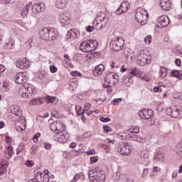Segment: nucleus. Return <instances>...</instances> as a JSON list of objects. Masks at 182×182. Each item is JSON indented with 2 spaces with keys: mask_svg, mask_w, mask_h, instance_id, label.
I'll list each match as a JSON object with an SVG mask.
<instances>
[{
  "mask_svg": "<svg viewBox=\"0 0 182 182\" xmlns=\"http://www.w3.org/2000/svg\"><path fill=\"white\" fill-rule=\"evenodd\" d=\"M18 93L21 97L31 99V97L35 96L36 89H35V87L32 84L25 83L19 87Z\"/></svg>",
  "mask_w": 182,
  "mask_h": 182,
  "instance_id": "f257e3e1",
  "label": "nucleus"
},
{
  "mask_svg": "<svg viewBox=\"0 0 182 182\" xmlns=\"http://www.w3.org/2000/svg\"><path fill=\"white\" fill-rule=\"evenodd\" d=\"M58 36V30L55 28H44L40 31V38L43 41H55Z\"/></svg>",
  "mask_w": 182,
  "mask_h": 182,
  "instance_id": "f03ea898",
  "label": "nucleus"
},
{
  "mask_svg": "<svg viewBox=\"0 0 182 182\" xmlns=\"http://www.w3.org/2000/svg\"><path fill=\"white\" fill-rule=\"evenodd\" d=\"M89 177L90 180L92 182H105L106 175L103 170H101L99 167H96L90 171Z\"/></svg>",
  "mask_w": 182,
  "mask_h": 182,
  "instance_id": "7ed1b4c3",
  "label": "nucleus"
},
{
  "mask_svg": "<svg viewBox=\"0 0 182 182\" xmlns=\"http://www.w3.org/2000/svg\"><path fill=\"white\" fill-rule=\"evenodd\" d=\"M99 44L96 40H87L80 45V49L84 53H90L97 49Z\"/></svg>",
  "mask_w": 182,
  "mask_h": 182,
  "instance_id": "20e7f679",
  "label": "nucleus"
},
{
  "mask_svg": "<svg viewBox=\"0 0 182 182\" xmlns=\"http://www.w3.org/2000/svg\"><path fill=\"white\" fill-rule=\"evenodd\" d=\"M107 23H109V14L107 13H101L94 21V25H95V29H97V31H100V29L105 28Z\"/></svg>",
  "mask_w": 182,
  "mask_h": 182,
  "instance_id": "39448f33",
  "label": "nucleus"
},
{
  "mask_svg": "<svg viewBox=\"0 0 182 182\" xmlns=\"http://www.w3.org/2000/svg\"><path fill=\"white\" fill-rule=\"evenodd\" d=\"M135 18L138 23L143 26L146 25L149 21V13L144 9L139 8L135 13Z\"/></svg>",
  "mask_w": 182,
  "mask_h": 182,
  "instance_id": "423d86ee",
  "label": "nucleus"
},
{
  "mask_svg": "<svg viewBox=\"0 0 182 182\" xmlns=\"http://www.w3.org/2000/svg\"><path fill=\"white\" fill-rule=\"evenodd\" d=\"M151 62V56L147 55L144 50L139 51L136 54V63L139 66H146Z\"/></svg>",
  "mask_w": 182,
  "mask_h": 182,
  "instance_id": "0eeeda50",
  "label": "nucleus"
},
{
  "mask_svg": "<svg viewBox=\"0 0 182 182\" xmlns=\"http://www.w3.org/2000/svg\"><path fill=\"white\" fill-rule=\"evenodd\" d=\"M117 151L121 156H129L132 153V145L127 142H120L117 147Z\"/></svg>",
  "mask_w": 182,
  "mask_h": 182,
  "instance_id": "6e6552de",
  "label": "nucleus"
},
{
  "mask_svg": "<svg viewBox=\"0 0 182 182\" xmlns=\"http://www.w3.org/2000/svg\"><path fill=\"white\" fill-rule=\"evenodd\" d=\"M110 48L115 52H119L124 48V39L122 38L116 37L110 42Z\"/></svg>",
  "mask_w": 182,
  "mask_h": 182,
  "instance_id": "1a4fd4ad",
  "label": "nucleus"
},
{
  "mask_svg": "<svg viewBox=\"0 0 182 182\" xmlns=\"http://www.w3.org/2000/svg\"><path fill=\"white\" fill-rule=\"evenodd\" d=\"M54 140L58 143H66L69 140V134L65 133V131L55 132Z\"/></svg>",
  "mask_w": 182,
  "mask_h": 182,
  "instance_id": "9d476101",
  "label": "nucleus"
},
{
  "mask_svg": "<svg viewBox=\"0 0 182 182\" xmlns=\"http://www.w3.org/2000/svg\"><path fill=\"white\" fill-rule=\"evenodd\" d=\"M166 114L171 116V117L178 118L182 117V108H178L177 107H171L167 108Z\"/></svg>",
  "mask_w": 182,
  "mask_h": 182,
  "instance_id": "9b49d317",
  "label": "nucleus"
},
{
  "mask_svg": "<svg viewBox=\"0 0 182 182\" xmlns=\"http://www.w3.org/2000/svg\"><path fill=\"white\" fill-rule=\"evenodd\" d=\"M50 129L52 132H65L66 130V126L60 121H54L50 124Z\"/></svg>",
  "mask_w": 182,
  "mask_h": 182,
  "instance_id": "f8f14e48",
  "label": "nucleus"
},
{
  "mask_svg": "<svg viewBox=\"0 0 182 182\" xmlns=\"http://www.w3.org/2000/svg\"><path fill=\"white\" fill-rule=\"evenodd\" d=\"M105 80L109 85H114L119 82V75L114 73H109L106 75Z\"/></svg>",
  "mask_w": 182,
  "mask_h": 182,
  "instance_id": "ddd939ff",
  "label": "nucleus"
},
{
  "mask_svg": "<svg viewBox=\"0 0 182 182\" xmlns=\"http://www.w3.org/2000/svg\"><path fill=\"white\" fill-rule=\"evenodd\" d=\"M16 65L18 69H24L26 70L29 66H31V63L28 60L27 58H24L23 59L18 60L16 63Z\"/></svg>",
  "mask_w": 182,
  "mask_h": 182,
  "instance_id": "4468645a",
  "label": "nucleus"
},
{
  "mask_svg": "<svg viewBox=\"0 0 182 182\" xmlns=\"http://www.w3.org/2000/svg\"><path fill=\"white\" fill-rule=\"evenodd\" d=\"M35 180L38 182H49V175H45L43 172L38 171L35 176Z\"/></svg>",
  "mask_w": 182,
  "mask_h": 182,
  "instance_id": "2eb2a0df",
  "label": "nucleus"
},
{
  "mask_svg": "<svg viewBox=\"0 0 182 182\" xmlns=\"http://www.w3.org/2000/svg\"><path fill=\"white\" fill-rule=\"evenodd\" d=\"M129 11V3L127 1H123L120 6L117 9L115 14L117 15H121V14H124Z\"/></svg>",
  "mask_w": 182,
  "mask_h": 182,
  "instance_id": "dca6fc26",
  "label": "nucleus"
},
{
  "mask_svg": "<svg viewBox=\"0 0 182 182\" xmlns=\"http://www.w3.org/2000/svg\"><path fill=\"white\" fill-rule=\"evenodd\" d=\"M170 23V18L168 16H162L159 18V21L158 22V28H166L168 26Z\"/></svg>",
  "mask_w": 182,
  "mask_h": 182,
  "instance_id": "f3484780",
  "label": "nucleus"
},
{
  "mask_svg": "<svg viewBox=\"0 0 182 182\" xmlns=\"http://www.w3.org/2000/svg\"><path fill=\"white\" fill-rule=\"evenodd\" d=\"M31 11L33 14H39L40 12H43V11H45V4L40 3L33 4L31 7Z\"/></svg>",
  "mask_w": 182,
  "mask_h": 182,
  "instance_id": "a211bd4d",
  "label": "nucleus"
},
{
  "mask_svg": "<svg viewBox=\"0 0 182 182\" xmlns=\"http://www.w3.org/2000/svg\"><path fill=\"white\" fill-rule=\"evenodd\" d=\"M139 116L141 117V119H148L151 118L153 116V110L151 109H141L139 112Z\"/></svg>",
  "mask_w": 182,
  "mask_h": 182,
  "instance_id": "6ab92c4d",
  "label": "nucleus"
},
{
  "mask_svg": "<svg viewBox=\"0 0 182 182\" xmlns=\"http://www.w3.org/2000/svg\"><path fill=\"white\" fill-rule=\"evenodd\" d=\"M16 83L18 85H22V83H25L26 82V74L25 73H18L15 76Z\"/></svg>",
  "mask_w": 182,
  "mask_h": 182,
  "instance_id": "aec40b11",
  "label": "nucleus"
},
{
  "mask_svg": "<svg viewBox=\"0 0 182 182\" xmlns=\"http://www.w3.org/2000/svg\"><path fill=\"white\" fill-rule=\"evenodd\" d=\"M105 72V65L103 64H100L97 65L95 69L92 70V73L95 76L99 77L103 75Z\"/></svg>",
  "mask_w": 182,
  "mask_h": 182,
  "instance_id": "412c9836",
  "label": "nucleus"
},
{
  "mask_svg": "<svg viewBox=\"0 0 182 182\" xmlns=\"http://www.w3.org/2000/svg\"><path fill=\"white\" fill-rule=\"evenodd\" d=\"M59 21L63 25H69L70 23V18H69L66 14L61 13L59 15Z\"/></svg>",
  "mask_w": 182,
  "mask_h": 182,
  "instance_id": "4be33fe9",
  "label": "nucleus"
},
{
  "mask_svg": "<svg viewBox=\"0 0 182 182\" xmlns=\"http://www.w3.org/2000/svg\"><path fill=\"white\" fill-rule=\"evenodd\" d=\"M161 7L164 11H170L171 9L170 0H161Z\"/></svg>",
  "mask_w": 182,
  "mask_h": 182,
  "instance_id": "5701e85b",
  "label": "nucleus"
},
{
  "mask_svg": "<svg viewBox=\"0 0 182 182\" xmlns=\"http://www.w3.org/2000/svg\"><path fill=\"white\" fill-rule=\"evenodd\" d=\"M68 5V0H56L55 6L58 9H65Z\"/></svg>",
  "mask_w": 182,
  "mask_h": 182,
  "instance_id": "b1692460",
  "label": "nucleus"
},
{
  "mask_svg": "<svg viewBox=\"0 0 182 182\" xmlns=\"http://www.w3.org/2000/svg\"><path fill=\"white\" fill-rule=\"evenodd\" d=\"M8 168V161L3 160L0 162V176H2Z\"/></svg>",
  "mask_w": 182,
  "mask_h": 182,
  "instance_id": "393cba45",
  "label": "nucleus"
},
{
  "mask_svg": "<svg viewBox=\"0 0 182 182\" xmlns=\"http://www.w3.org/2000/svg\"><path fill=\"white\" fill-rule=\"evenodd\" d=\"M31 6L32 2H29L25 6V7L21 11V16L23 18H26V16L28 15V14H29V9H31Z\"/></svg>",
  "mask_w": 182,
  "mask_h": 182,
  "instance_id": "a878e982",
  "label": "nucleus"
},
{
  "mask_svg": "<svg viewBox=\"0 0 182 182\" xmlns=\"http://www.w3.org/2000/svg\"><path fill=\"white\" fill-rule=\"evenodd\" d=\"M11 112L16 116H22V111L19 106L14 105L11 107Z\"/></svg>",
  "mask_w": 182,
  "mask_h": 182,
  "instance_id": "bb28decb",
  "label": "nucleus"
},
{
  "mask_svg": "<svg viewBox=\"0 0 182 182\" xmlns=\"http://www.w3.org/2000/svg\"><path fill=\"white\" fill-rule=\"evenodd\" d=\"M13 155L14 147H12L11 146H9L5 151V157L6 159H8V160H9V159H11V157H12Z\"/></svg>",
  "mask_w": 182,
  "mask_h": 182,
  "instance_id": "cd10ccee",
  "label": "nucleus"
},
{
  "mask_svg": "<svg viewBox=\"0 0 182 182\" xmlns=\"http://www.w3.org/2000/svg\"><path fill=\"white\" fill-rule=\"evenodd\" d=\"M129 75H132V76H136V77H140V76L143 75V72L140 71L139 68H135L131 69V71L129 72Z\"/></svg>",
  "mask_w": 182,
  "mask_h": 182,
  "instance_id": "c85d7f7f",
  "label": "nucleus"
},
{
  "mask_svg": "<svg viewBox=\"0 0 182 182\" xmlns=\"http://www.w3.org/2000/svg\"><path fill=\"white\" fill-rule=\"evenodd\" d=\"M154 160L156 163H163L164 161V154L157 152V154L155 155Z\"/></svg>",
  "mask_w": 182,
  "mask_h": 182,
  "instance_id": "c756f323",
  "label": "nucleus"
},
{
  "mask_svg": "<svg viewBox=\"0 0 182 182\" xmlns=\"http://www.w3.org/2000/svg\"><path fill=\"white\" fill-rule=\"evenodd\" d=\"M46 100L47 103H52L53 105H58V102H59V100L56 97H50L49 95H47L46 97Z\"/></svg>",
  "mask_w": 182,
  "mask_h": 182,
  "instance_id": "7c9ffc66",
  "label": "nucleus"
},
{
  "mask_svg": "<svg viewBox=\"0 0 182 182\" xmlns=\"http://www.w3.org/2000/svg\"><path fill=\"white\" fill-rule=\"evenodd\" d=\"M168 73V71H167V68L164 67H161L159 70L160 77H161L162 79H164V77L167 76Z\"/></svg>",
  "mask_w": 182,
  "mask_h": 182,
  "instance_id": "2f4dec72",
  "label": "nucleus"
},
{
  "mask_svg": "<svg viewBox=\"0 0 182 182\" xmlns=\"http://www.w3.org/2000/svg\"><path fill=\"white\" fill-rule=\"evenodd\" d=\"M131 79L132 77L129 76V75H124L122 77V83L123 85H126V86H130L131 85Z\"/></svg>",
  "mask_w": 182,
  "mask_h": 182,
  "instance_id": "473e14b6",
  "label": "nucleus"
},
{
  "mask_svg": "<svg viewBox=\"0 0 182 182\" xmlns=\"http://www.w3.org/2000/svg\"><path fill=\"white\" fill-rule=\"evenodd\" d=\"M130 137L132 138V140H134V141H139V143H144V141H146L145 138H141V136L137 135L130 136Z\"/></svg>",
  "mask_w": 182,
  "mask_h": 182,
  "instance_id": "72a5a7b5",
  "label": "nucleus"
},
{
  "mask_svg": "<svg viewBox=\"0 0 182 182\" xmlns=\"http://www.w3.org/2000/svg\"><path fill=\"white\" fill-rule=\"evenodd\" d=\"M79 31L77 29H71L67 33V38H70V36H77Z\"/></svg>",
  "mask_w": 182,
  "mask_h": 182,
  "instance_id": "f704fd0d",
  "label": "nucleus"
},
{
  "mask_svg": "<svg viewBox=\"0 0 182 182\" xmlns=\"http://www.w3.org/2000/svg\"><path fill=\"white\" fill-rule=\"evenodd\" d=\"M171 76L173 77H177L179 80H181L182 79V74H180V72L177 70H173L171 72Z\"/></svg>",
  "mask_w": 182,
  "mask_h": 182,
  "instance_id": "c9c22d12",
  "label": "nucleus"
},
{
  "mask_svg": "<svg viewBox=\"0 0 182 182\" xmlns=\"http://www.w3.org/2000/svg\"><path fill=\"white\" fill-rule=\"evenodd\" d=\"M30 105L31 106H35V105H42V100L41 99H35V98H33L31 102H30Z\"/></svg>",
  "mask_w": 182,
  "mask_h": 182,
  "instance_id": "e433bc0d",
  "label": "nucleus"
},
{
  "mask_svg": "<svg viewBox=\"0 0 182 182\" xmlns=\"http://www.w3.org/2000/svg\"><path fill=\"white\" fill-rule=\"evenodd\" d=\"M4 46L6 49H12V48H14V42H12L11 40H9L6 41Z\"/></svg>",
  "mask_w": 182,
  "mask_h": 182,
  "instance_id": "4c0bfd02",
  "label": "nucleus"
},
{
  "mask_svg": "<svg viewBox=\"0 0 182 182\" xmlns=\"http://www.w3.org/2000/svg\"><path fill=\"white\" fill-rule=\"evenodd\" d=\"M149 156H150V152L147 151H143L140 154V157H141V159H149Z\"/></svg>",
  "mask_w": 182,
  "mask_h": 182,
  "instance_id": "58836bf2",
  "label": "nucleus"
},
{
  "mask_svg": "<svg viewBox=\"0 0 182 182\" xmlns=\"http://www.w3.org/2000/svg\"><path fill=\"white\" fill-rule=\"evenodd\" d=\"M120 177H122V174L119 171H117L113 174L114 181H119V180H120Z\"/></svg>",
  "mask_w": 182,
  "mask_h": 182,
  "instance_id": "ea45409f",
  "label": "nucleus"
},
{
  "mask_svg": "<svg viewBox=\"0 0 182 182\" xmlns=\"http://www.w3.org/2000/svg\"><path fill=\"white\" fill-rule=\"evenodd\" d=\"M103 130L105 132V133H110L113 132V129L107 125L103 127Z\"/></svg>",
  "mask_w": 182,
  "mask_h": 182,
  "instance_id": "a19ab883",
  "label": "nucleus"
},
{
  "mask_svg": "<svg viewBox=\"0 0 182 182\" xmlns=\"http://www.w3.org/2000/svg\"><path fill=\"white\" fill-rule=\"evenodd\" d=\"M71 76L82 77V73H80L79 71H73L71 72Z\"/></svg>",
  "mask_w": 182,
  "mask_h": 182,
  "instance_id": "79ce46f5",
  "label": "nucleus"
},
{
  "mask_svg": "<svg viewBox=\"0 0 182 182\" xmlns=\"http://www.w3.org/2000/svg\"><path fill=\"white\" fill-rule=\"evenodd\" d=\"M51 114L54 117H59V112H58V109H56V108L52 109Z\"/></svg>",
  "mask_w": 182,
  "mask_h": 182,
  "instance_id": "37998d69",
  "label": "nucleus"
},
{
  "mask_svg": "<svg viewBox=\"0 0 182 182\" xmlns=\"http://www.w3.org/2000/svg\"><path fill=\"white\" fill-rule=\"evenodd\" d=\"M103 87L106 89V91L108 93H112V85H107L105 84H103Z\"/></svg>",
  "mask_w": 182,
  "mask_h": 182,
  "instance_id": "c03bdc74",
  "label": "nucleus"
},
{
  "mask_svg": "<svg viewBox=\"0 0 182 182\" xmlns=\"http://www.w3.org/2000/svg\"><path fill=\"white\" fill-rule=\"evenodd\" d=\"M26 129V126L23 125V127L17 126L16 127V130L18 132H23Z\"/></svg>",
  "mask_w": 182,
  "mask_h": 182,
  "instance_id": "a18cd8bd",
  "label": "nucleus"
},
{
  "mask_svg": "<svg viewBox=\"0 0 182 182\" xmlns=\"http://www.w3.org/2000/svg\"><path fill=\"white\" fill-rule=\"evenodd\" d=\"M50 70L51 72V73H56V72H58V68H56V66L55 65H50Z\"/></svg>",
  "mask_w": 182,
  "mask_h": 182,
  "instance_id": "49530a36",
  "label": "nucleus"
},
{
  "mask_svg": "<svg viewBox=\"0 0 182 182\" xmlns=\"http://www.w3.org/2000/svg\"><path fill=\"white\" fill-rule=\"evenodd\" d=\"M39 137H41V133H37L33 136V140L34 143H38V139H39Z\"/></svg>",
  "mask_w": 182,
  "mask_h": 182,
  "instance_id": "de8ad7c7",
  "label": "nucleus"
},
{
  "mask_svg": "<svg viewBox=\"0 0 182 182\" xmlns=\"http://www.w3.org/2000/svg\"><path fill=\"white\" fill-rule=\"evenodd\" d=\"M100 122H103V123H107V122H110V118L101 117H100Z\"/></svg>",
  "mask_w": 182,
  "mask_h": 182,
  "instance_id": "09e8293b",
  "label": "nucleus"
},
{
  "mask_svg": "<svg viewBox=\"0 0 182 182\" xmlns=\"http://www.w3.org/2000/svg\"><path fill=\"white\" fill-rule=\"evenodd\" d=\"M118 137L119 139H121V140H124V139H127V135H126V133L122 132L119 134Z\"/></svg>",
  "mask_w": 182,
  "mask_h": 182,
  "instance_id": "8fccbe9b",
  "label": "nucleus"
},
{
  "mask_svg": "<svg viewBox=\"0 0 182 182\" xmlns=\"http://www.w3.org/2000/svg\"><path fill=\"white\" fill-rule=\"evenodd\" d=\"M144 42L150 45V43H151V36H147L144 39Z\"/></svg>",
  "mask_w": 182,
  "mask_h": 182,
  "instance_id": "3c124183",
  "label": "nucleus"
},
{
  "mask_svg": "<svg viewBox=\"0 0 182 182\" xmlns=\"http://www.w3.org/2000/svg\"><path fill=\"white\" fill-rule=\"evenodd\" d=\"M120 102H122V98H116L112 102V103L114 105V106H116L117 105H119Z\"/></svg>",
  "mask_w": 182,
  "mask_h": 182,
  "instance_id": "603ef678",
  "label": "nucleus"
},
{
  "mask_svg": "<svg viewBox=\"0 0 182 182\" xmlns=\"http://www.w3.org/2000/svg\"><path fill=\"white\" fill-rule=\"evenodd\" d=\"M77 114H79V116H83V114H85V113H86V109H82V108H80L77 112Z\"/></svg>",
  "mask_w": 182,
  "mask_h": 182,
  "instance_id": "864d4df0",
  "label": "nucleus"
},
{
  "mask_svg": "<svg viewBox=\"0 0 182 182\" xmlns=\"http://www.w3.org/2000/svg\"><path fill=\"white\" fill-rule=\"evenodd\" d=\"M97 156H92L90 158L91 164H93V163H97L98 161Z\"/></svg>",
  "mask_w": 182,
  "mask_h": 182,
  "instance_id": "5fc2aeb1",
  "label": "nucleus"
},
{
  "mask_svg": "<svg viewBox=\"0 0 182 182\" xmlns=\"http://www.w3.org/2000/svg\"><path fill=\"white\" fill-rule=\"evenodd\" d=\"M132 133H135L136 134H137V133H140V128L139 127H135L132 129Z\"/></svg>",
  "mask_w": 182,
  "mask_h": 182,
  "instance_id": "6e6d98bb",
  "label": "nucleus"
},
{
  "mask_svg": "<svg viewBox=\"0 0 182 182\" xmlns=\"http://www.w3.org/2000/svg\"><path fill=\"white\" fill-rule=\"evenodd\" d=\"M25 164L27 167H33V162L32 161H26Z\"/></svg>",
  "mask_w": 182,
  "mask_h": 182,
  "instance_id": "4d7b16f0",
  "label": "nucleus"
},
{
  "mask_svg": "<svg viewBox=\"0 0 182 182\" xmlns=\"http://www.w3.org/2000/svg\"><path fill=\"white\" fill-rule=\"evenodd\" d=\"M1 4H14V0H0Z\"/></svg>",
  "mask_w": 182,
  "mask_h": 182,
  "instance_id": "13d9d810",
  "label": "nucleus"
},
{
  "mask_svg": "<svg viewBox=\"0 0 182 182\" xmlns=\"http://www.w3.org/2000/svg\"><path fill=\"white\" fill-rule=\"evenodd\" d=\"M43 146H44L45 149H46L47 150H49L51 147L50 144H49L48 142H44Z\"/></svg>",
  "mask_w": 182,
  "mask_h": 182,
  "instance_id": "bf43d9fd",
  "label": "nucleus"
},
{
  "mask_svg": "<svg viewBox=\"0 0 182 182\" xmlns=\"http://www.w3.org/2000/svg\"><path fill=\"white\" fill-rule=\"evenodd\" d=\"M87 156L96 154V151L95 149H92V150L87 151Z\"/></svg>",
  "mask_w": 182,
  "mask_h": 182,
  "instance_id": "052dcab7",
  "label": "nucleus"
},
{
  "mask_svg": "<svg viewBox=\"0 0 182 182\" xmlns=\"http://www.w3.org/2000/svg\"><path fill=\"white\" fill-rule=\"evenodd\" d=\"M177 154L182 157V146H179L176 151Z\"/></svg>",
  "mask_w": 182,
  "mask_h": 182,
  "instance_id": "680f3d73",
  "label": "nucleus"
},
{
  "mask_svg": "<svg viewBox=\"0 0 182 182\" xmlns=\"http://www.w3.org/2000/svg\"><path fill=\"white\" fill-rule=\"evenodd\" d=\"M149 174V168H144L142 173V177H146Z\"/></svg>",
  "mask_w": 182,
  "mask_h": 182,
  "instance_id": "e2e57ef3",
  "label": "nucleus"
},
{
  "mask_svg": "<svg viewBox=\"0 0 182 182\" xmlns=\"http://www.w3.org/2000/svg\"><path fill=\"white\" fill-rule=\"evenodd\" d=\"M94 30H95V27L92 26H87L86 28L87 32H93Z\"/></svg>",
  "mask_w": 182,
  "mask_h": 182,
  "instance_id": "0e129e2a",
  "label": "nucleus"
},
{
  "mask_svg": "<svg viewBox=\"0 0 182 182\" xmlns=\"http://www.w3.org/2000/svg\"><path fill=\"white\" fill-rule=\"evenodd\" d=\"M22 150H23V146L20 145L17 149L16 155L18 156V154H19V153H21Z\"/></svg>",
  "mask_w": 182,
  "mask_h": 182,
  "instance_id": "69168bd1",
  "label": "nucleus"
},
{
  "mask_svg": "<svg viewBox=\"0 0 182 182\" xmlns=\"http://www.w3.org/2000/svg\"><path fill=\"white\" fill-rule=\"evenodd\" d=\"M87 137H90V132H86V133L83 134L82 139H87Z\"/></svg>",
  "mask_w": 182,
  "mask_h": 182,
  "instance_id": "338daca9",
  "label": "nucleus"
},
{
  "mask_svg": "<svg viewBox=\"0 0 182 182\" xmlns=\"http://www.w3.org/2000/svg\"><path fill=\"white\" fill-rule=\"evenodd\" d=\"M161 91H162L161 88L159 86L154 87V92H161Z\"/></svg>",
  "mask_w": 182,
  "mask_h": 182,
  "instance_id": "774afa93",
  "label": "nucleus"
}]
</instances>
